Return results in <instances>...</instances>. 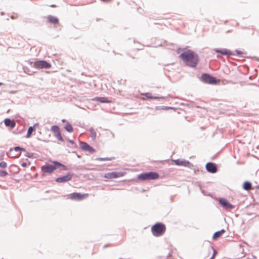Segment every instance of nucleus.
Wrapping results in <instances>:
<instances>
[{
  "label": "nucleus",
  "mask_w": 259,
  "mask_h": 259,
  "mask_svg": "<svg viewBox=\"0 0 259 259\" xmlns=\"http://www.w3.org/2000/svg\"><path fill=\"white\" fill-rule=\"evenodd\" d=\"M206 171L210 174H215L218 171V165L212 162H208L205 164Z\"/></svg>",
  "instance_id": "4468645a"
},
{
  "label": "nucleus",
  "mask_w": 259,
  "mask_h": 259,
  "mask_svg": "<svg viewBox=\"0 0 259 259\" xmlns=\"http://www.w3.org/2000/svg\"><path fill=\"white\" fill-rule=\"evenodd\" d=\"M4 83H3V82H0V86L3 85H4Z\"/></svg>",
  "instance_id": "864d4df0"
},
{
  "label": "nucleus",
  "mask_w": 259,
  "mask_h": 259,
  "mask_svg": "<svg viewBox=\"0 0 259 259\" xmlns=\"http://www.w3.org/2000/svg\"><path fill=\"white\" fill-rule=\"evenodd\" d=\"M193 104H194V103L193 102H191L190 103H188V104L182 103L181 105H186V106L191 108V107H193Z\"/></svg>",
  "instance_id": "e433bc0d"
},
{
  "label": "nucleus",
  "mask_w": 259,
  "mask_h": 259,
  "mask_svg": "<svg viewBox=\"0 0 259 259\" xmlns=\"http://www.w3.org/2000/svg\"><path fill=\"white\" fill-rule=\"evenodd\" d=\"M38 125H39V123L37 122V123H34L32 126H34V128H35L36 129V127H37Z\"/></svg>",
  "instance_id": "79ce46f5"
},
{
  "label": "nucleus",
  "mask_w": 259,
  "mask_h": 259,
  "mask_svg": "<svg viewBox=\"0 0 259 259\" xmlns=\"http://www.w3.org/2000/svg\"><path fill=\"white\" fill-rule=\"evenodd\" d=\"M74 174L71 172H67L65 175L61 176L55 179V181L58 183H64L70 181Z\"/></svg>",
  "instance_id": "1a4fd4ad"
},
{
  "label": "nucleus",
  "mask_w": 259,
  "mask_h": 259,
  "mask_svg": "<svg viewBox=\"0 0 259 259\" xmlns=\"http://www.w3.org/2000/svg\"><path fill=\"white\" fill-rule=\"evenodd\" d=\"M50 7H52V8H55V7H56V5H54V4H53V5H51L50 6Z\"/></svg>",
  "instance_id": "49530a36"
},
{
  "label": "nucleus",
  "mask_w": 259,
  "mask_h": 259,
  "mask_svg": "<svg viewBox=\"0 0 259 259\" xmlns=\"http://www.w3.org/2000/svg\"><path fill=\"white\" fill-rule=\"evenodd\" d=\"M137 178L138 180L142 181H145L148 180L147 171L143 172L140 173V174L138 175L137 176Z\"/></svg>",
  "instance_id": "b1692460"
},
{
  "label": "nucleus",
  "mask_w": 259,
  "mask_h": 259,
  "mask_svg": "<svg viewBox=\"0 0 259 259\" xmlns=\"http://www.w3.org/2000/svg\"><path fill=\"white\" fill-rule=\"evenodd\" d=\"M110 246H111V244H110V243H107V244H105V245L103 246V248H106V247H107Z\"/></svg>",
  "instance_id": "a19ab883"
},
{
  "label": "nucleus",
  "mask_w": 259,
  "mask_h": 259,
  "mask_svg": "<svg viewBox=\"0 0 259 259\" xmlns=\"http://www.w3.org/2000/svg\"><path fill=\"white\" fill-rule=\"evenodd\" d=\"M225 232L226 230L224 229H222L219 231L215 232L212 235V239L213 240H217L221 237Z\"/></svg>",
  "instance_id": "6ab92c4d"
},
{
  "label": "nucleus",
  "mask_w": 259,
  "mask_h": 259,
  "mask_svg": "<svg viewBox=\"0 0 259 259\" xmlns=\"http://www.w3.org/2000/svg\"><path fill=\"white\" fill-rule=\"evenodd\" d=\"M166 230L165 225L161 222H157L152 226L151 231L153 236L160 237L162 236Z\"/></svg>",
  "instance_id": "f03ea898"
},
{
  "label": "nucleus",
  "mask_w": 259,
  "mask_h": 259,
  "mask_svg": "<svg viewBox=\"0 0 259 259\" xmlns=\"http://www.w3.org/2000/svg\"><path fill=\"white\" fill-rule=\"evenodd\" d=\"M88 193H81L80 192H72L67 195V199L73 200H82L88 196Z\"/></svg>",
  "instance_id": "423d86ee"
},
{
  "label": "nucleus",
  "mask_w": 259,
  "mask_h": 259,
  "mask_svg": "<svg viewBox=\"0 0 259 259\" xmlns=\"http://www.w3.org/2000/svg\"><path fill=\"white\" fill-rule=\"evenodd\" d=\"M7 167V163L6 162L2 161L0 162V167L2 168H5Z\"/></svg>",
  "instance_id": "f704fd0d"
},
{
  "label": "nucleus",
  "mask_w": 259,
  "mask_h": 259,
  "mask_svg": "<svg viewBox=\"0 0 259 259\" xmlns=\"http://www.w3.org/2000/svg\"><path fill=\"white\" fill-rule=\"evenodd\" d=\"M15 150L16 152H26V150L25 148L22 147L20 146H16L14 148H10L9 151L11 152L13 150Z\"/></svg>",
  "instance_id": "a878e982"
},
{
  "label": "nucleus",
  "mask_w": 259,
  "mask_h": 259,
  "mask_svg": "<svg viewBox=\"0 0 259 259\" xmlns=\"http://www.w3.org/2000/svg\"><path fill=\"white\" fill-rule=\"evenodd\" d=\"M80 148L84 151L88 152L91 154L95 153L96 150L88 143L79 140Z\"/></svg>",
  "instance_id": "9d476101"
},
{
  "label": "nucleus",
  "mask_w": 259,
  "mask_h": 259,
  "mask_svg": "<svg viewBox=\"0 0 259 259\" xmlns=\"http://www.w3.org/2000/svg\"><path fill=\"white\" fill-rule=\"evenodd\" d=\"M11 19H14V16H11Z\"/></svg>",
  "instance_id": "bf43d9fd"
},
{
  "label": "nucleus",
  "mask_w": 259,
  "mask_h": 259,
  "mask_svg": "<svg viewBox=\"0 0 259 259\" xmlns=\"http://www.w3.org/2000/svg\"><path fill=\"white\" fill-rule=\"evenodd\" d=\"M167 97L165 96H159V100H165L166 98Z\"/></svg>",
  "instance_id": "ea45409f"
},
{
  "label": "nucleus",
  "mask_w": 259,
  "mask_h": 259,
  "mask_svg": "<svg viewBox=\"0 0 259 259\" xmlns=\"http://www.w3.org/2000/svg\"><path fill=\"white\" fill-rule=\"evenodd\" d=\"M156 110H176L177 109L176 108L170 106H157L155 108Z\"/></svg>",
  "instance_id": "4be33fe9"
},
{
  "label": "nucleus",
  "mask_w": 259,
  "mask_h": 259,
  "mask_svg": "<svg viewBox=\"0 0 259 259\" xmlns=\"http://www.w3.org/2000/svg\"><path fill=\"white\" fill-rule=\"evenodd\" d=\"M246 58H249V59H253V58H255V57H251V56H247V57H245Z\"/></svg>",
  "instance_id": "c03bdc74"
},
{
  "label": "nucleus",
  "mask_w": 259,
  "mask_h": 259,
  "mask_svg": "<svg viewBox=\"0 0 259 259\" xmlns=\"http://www.w3.org/2000/svg\"><path fill=\"white\" fill-rule=\"evenodd\" d=\"M8 174V173L6 170H0V177H4L6 176Z\"/></svg>",
  "instance_id": "473e14b6"
},
{
  "label": "nucleus",
  "mask_w": 259,
  "mask_h": 259,
  "mask_svg": "<svg viewBox=\"0 0 259 259\" xmlns=\"http://www.w3.org/2000/svg\"><path fill=\"white\" fill-rule=\"evenodd\" d=\"M41 170L42 176L46 174H51L55 170L54 164L53 163V160L51 163L46 162L45 164L41 166Z\"/></svg>",
  "instance_id": "0eeeda50"
},
{
  "label": "nucleus",
  "mask_w": 259,
  "mask_h": 259,
  "mask_svg": "<svg viewBox=\"0 0 259 259\" xmlns=\"http://www.w3.org/2000/svg\"><path fill=\"white\" fill-rule=\"evenodd\" d=\"M46 18L47 19V22L48 23L54 25H58L59 24V19L56 16L52 15H49Z\"/></svg>",
  "instance_id": "dca6fc26"
},
{
  "label": "nucleus",
  "mask_w": 259,
  "mask_h": 259,
  "mask_svg": "<svg viewBox=\"0 0 259 259\" xmlns=\"http://www.w3.org/2000/svg\"><path fill=\"white\" fill-rule=\"evenodd\" d=\"M213 51L218 54L222 56L228 57L229 56H234L235 53L230 50L226 48H215Z\"/></svg>",
  "instance_id": "ddd939ff"
},
{
  "label": "nucleus",
  "mask_w": 259,
  "mask_h": 259,
  "mask_svg": "<svg viewBox=\"0 0 259 259\" xmlns=\"http://www.w3.org/2000/svg\"><path fill=\"white\" fill-rule=\"evenodd\" d=\"M20 170V168L16 164H12L10 165L9 171L12 172H14V173L18 174H19Z\"/></svg>",
  "instance_id": "412c9836"
},
{
  "label": "nucleus",
  "mask_w": 259,
  "mask_h": 259,
  "mask_svg": "<svg viewBox=\"0 0 259 259\" xmlns=\"http://www.w3.org/2000/svg\"><path fill=\"white\" fill-rule=\"evenodd\" d=\"M179 50H180V49H179L178 50V51H177L178 53H179Z\"/></svg>",
  "instance_id": "774afa93"
},
{
  "label": "nucleus",
  "mask_w": 259,
  "mask_h": 259,
  "mask_svg": "<svg viewBox=\"0 0 259 259\" xmlns=\"http://www.w3.org/2000/svg\"><path fill=\"white\" fill-rule=\"evenodd\" d=\"M249 79H251V76H250L249 77Z\"/></svg>",
  "instance_id": "e2e57ef3"
},
{
  "label": "nucleus",
  "mask_w": 259,
  "mask_h": 259,
  "mask_svg": "<svg viewBox=\"0 0 259 259\" xmlns=\"http://www.w3.org/2000/svg\"><path fill=\"white\" fill-rule=\"evenodd\" d=\"M152 100H159V96H154L152 95Z\"/></svg>",
  "instance_id": "4c0bfd02"
},
{
  "label": "nucleus",
  "mask_w": 259,
  "mask_h": 259,
  "mask_svg": "<svg viewBox=\"0 0 259 259\" xmlns=\"http://www.w3.org/2000/svg\"><path fill=\"white\" fill-rule=\"evenodd\" d=\"M142 49H143V48H139V49H138V50H142Z\"/></svg>",
  "instance_id": "680f3d73"
},
{
  "label": "nucleus",
  "mask_w": 259,
  "mask_h": 259,
  "mask_svg": "<svg viewBox=\"0 0 259 259\" xmlns=\"http://www.w3.org/2000/svg\"><path fill=\"white\" fill-rule=\"evenodd\" d=\"M163 70H164V71L166 70V71H170V69H169V68H163Z\"/></svg>",
  "instance_id": "a18cd8bd"
},
{
  "label": "nucleus",
  "mask_w": 259,
  "mask_h": 259,
  "mask_svg": "<svg viewBox=\"0 0 259 259\" xmlns=\"http://www.w3.org/2000/svg\"><path fill=\"white\" fill-rule=\"evenodd\" d=\"M26 160H27L28 161L27 164L28 165H30L31 162L28 160V159H26Z\"/></svg>",
  "instance_id": "09e8293b"
},
{
  "label": "nucleus",
  "mask_w": 259,
  "mask_h": 259,
  "mask_svg": "<svg viewBox=\"0 0 259 259\" xmlns=\"http://www.w3.org/2000/svg\"><path fill=\"white\" fill-rule=\"evenodd\" d=\"M4 124L6 127H10L11 129L14 128L16 126V123L13 119L10 118H6L4 120Z\"/></svg>",
  "instance_id": "f3484780"
},
{
  "label": "nucleus",
  "mask_w": 259,
  "mask_h": 259,
  "mask_svg": "<svg viewBox=\"0 0 259 259\" xmlns=\"http://www.w3.org/2000/svg\"><path fill=\"white\" fill-rule=\"evenodd\" d=\"M23 69L25 73L30 75H32L34 72H36V71L30 69L28 67L26 66H24L23 67Z\"/></svg>",
  "instance_id": "c85d7f7f"
},
{
  "label": "nucleus",
  "mask_w": 259,
  "mask_h": 259,
  "mask_svg": "<svg viewBox=\"0 0 259 259\" xmlns=\"http://www.w3.org/2000/svg\"><path fill=\"white\" fill-rule=\"evenodd\" d=\"M62 122H63V123H64V122H67V121H66V119H63L62 120Z\"/></svg>",
  "instance_id": "8fccbe9b"
},
{
  "label": "nucleus",
  "mask_w": 259,
  "mask_h": 259,
  "mask_svg": "<svg viewBox=\"0 0 259 259\" xmlns=\"http://www.w3.org/2000/svg\"><path fill=\"white\" fill-rule=\"evenodd\" d=\"M93 101H98L101 103H108L110 102L109 99L106 97H96L92 99Z\"/></svg>",
  "instance_id": "aec40b11"
},
{
  "label": "nucleus",
  "mask_w": 259,
  "mask_h": 259,
  "mask_svg": "<svg viewBox=\"0 0 259 259\" xmlns=\"http://www.w3.org/2000/svg\"><path fill=\"white\" fill-rule=\"evenodd\" d=\"M21 165L22 167H25L27 166V163L26 162H22Z\"/></svg>",
  "instance_id": "58836bf2"
},
{
  "label": "nucleus",
  "mask_w": 259,
  "mask_h": 259,
  "mask_svg": "<svg viewBox=\"0 0 259 259\" xmlns=\"http://www.w3.org/2000/svg\"><path fill=\"white\" fill-rule=\"evenodd\" d=\"M148 180H154L159 178V174L156 171H147Z\"/></svg>",
  "instance_id": "a211bd4d"
},
{
  "label": "nucleus",
  "mask_w": 259,
  "mask_h": 259,
  "mask_svg": "<svg viewBox=\"0 0 259 259\" xmlns=\"http://www.w3.org/2000/svg\"><path fill=\"white\" fill-rule=\"evenodd\" d=\"M35 131V128H34V126H30L27 130V132L25 136V137L27 138H30L32 135V133L34 132Z\"/></svg>",
  "instance_id": "bb28decb"
},
{
  "label": "nucleus",
  "mask_w": 259,
  "mask_h": 259,
  "mask_svg": "<svg viewBox=\"0 0 259 259\" xmlns=\"http://www.w3.org/2000/svg\"><path fill=\"white\" fill-rule=\"evenodd\" d=\"M53 163L54 164L55 170L58 169L60 171H65L68 170L69 169L68 167L66 165H64L58 160H53Z\"/></svg>",
  "instance_id": "2eb2a0df"
},
{
  "label": "nucleus",
  "mask_w": 259,
  "mask_h": 259,
  "mask_svg": "<svg viewBox=\"0 0 259 259\" xmlns=\"http://www.w3.org/2000/svg\"><path fill=\"white\" fill-rule=\"evenodd\" d=\"M4 13L3 12H2L1 13V14L2 15H4Z\"/></svg>",
  "instance_id": "052dcab7"
},
{
  "label": "nucleus",
  "mask_w": 259,
  "mask_h": 259,
  "mask_svg": "<svg viewBox=\"0 0 259 259\" xmlns=\"http://www.w3.org/2000/svg\"><path fill=\"white\" fill-rule=\"evenodd\" d=\"M213 256H211L210 258H209V259H213Z\"/></svg>",
  "instance_id": "4d7b16f0"
},
{
  "label": "nucleus",
  "mask_w": 259,
  "mask_h": 259,
  "mask_svg": "<svg viewBox=\"0 0 259 259\" xmlns=\"http://www.w3.org/2000/svg\"><path fill=\"white\" fill-rule=\"evenodd\" d=\"M89 131L90 132L91 134V137L92 139V140H95L96 138V133L95 131V130L94 129L93 127H91L90 129H89Z\"/></svg>",
  "instance_id": "7c9ffc66"
},
{
  "label": "nucleus",
  "mask_w": 259,
  "mask_h": 259,
  "mask_svg": "<svg viewBox=\"0 0 259 259\" xmlns=\"http://www.w3.org/2000/svg\"><path fill=\"white\" fill-rule=\"evenodd\" d=\"M168 65V64H165L164 65V66H167Z\"/></svg>",
  "instance_id": "338daca9"
},
{
  "label": "nucleus",
  "mask_w": 259,
  "mask_h": 259,
  "mask_svg": "<svg viewBox=\"0 0 259 259\" xmlns=\"http://www.w3.org/2000/svg\"><path fill=\"white\" fill-rule=\"evenodd\" d=\"M252 187V183L248 181H245L242 184V189L245 191H249Z\"/></svg>",
  "instance_id": "5701e85b"
},
{
  "label": "nucleus",
  "mask_w": 259,
  "mask_h": 259,
  "mask_svg": "<svg viewBox=\"0 0 259 259\" xmlns=\"http://www.w3.org/2000/svg\"><path fill=\"white\" fill-rule=\"evenodd\" d=\"M111 136H112L113 138L115 137V135H114V133L112 132H111Z\"/></svg>",
  "instance_id": "de8ad7c7"
},
{
  "label": "nucleus",
  "mask_w": 259,
  "mask_h": 259,
  "mask_svg": "<svg viewBox=\"0 0 259 259\" xmlns=\"http://www.w3.org/2000/svg\"><path fill=\"white\" fill-rule=\"evenodd\" d=\"M143 96H144V100L147 101H151L152 100V95L151 93L146 92L142 94Z\"/></svg>",
  "instance_id": "cd10ccee"
},
{
  "label": "nucleus",
  "mask_w": 259,
  "mask_h": 259,
  "mask_svg": "<svg viewBox=\"0 0 259 259\" xmlns=\"http://www.w3.org/2000/svg\"><path fill=\"white\" fill-rule=\"evenodd\" d=\"M3 159V155H1V156H0V160Z\"/></svg>",
  "instance_id": "603ef678"
},
{
  "label": "nucleus",
  "mask_w": 259,
  "mask_h": 259,
  "mask_svg": "<svg viewBox=\"0 0 259 259\" xmlns=\"http://www.w3.org/2000/svg\"><path fill=\"white\" fill-rule=\"evenodd\" d=\"M179 57L187 66L195 68L200 60L198 55L194 51L190 49L184 50L179 55Z\"/></svg>",
  "instance_id": "f257e3e1"
},
{
  "label": "nucleus",
  "mask_w": 259,
  "mask_h": 259,
  "mask_svg": "<svg viewBox=\"0 0 259 259\" xmlns=\"http://www.w3.org/2000/svg\"><path fill=\"white\" fill-rule=\"evenodd\" d=\"M235 54L237 56L240 57L241 55L245 54L246 53L245 52L241 51L239 50L236 49L235 50Z\"/></svg>",
  "instance_id": "2f4dec72"
},
{
  "label": "nucleus",
  "mask_w": 259,
  "mask_h": 259,
  "mask_svg": "<svg viewBox=\"0 0 259 259\" xmlns=\"http://www.w3.org/2000/svg\"><path fill=\"white\" fill-rule=\"evenodd\" d=\"M76 156L78 157V158H80V155H79V154H76Z\"/></svg>",
  "instance_id": "3c124183"
},
{
  "label": "nucleus",
  "mask_w": 259,
  "mask_h": 259,
  "mask_svg": "<svg viewBox=\"0 0 259 259\" xmlns=\"http://www.w3.org/2000/svg\"><path fill=\"white\" fill-rule=\"evenodd\" d=\"M64 129L68 133H71L73 132V127L72 125L69 122H67L64 126Z\"/></svg>",
  "instance_id": "393cba45"
},
{
  "label": "nucleus",
  "mask_w": 259,
  "mask_h": 259,
  "mask_svg": "<svg viewBox=\"0 0 259 259\" xmlns=\"http://www.w3.org/2000/svg\"><path fill=\"white\" fill-rule=\"evenodd\" d=\"M250 84L251 85H256V83H250Z\"/></svg>",
  "instance_id": "6e6d98bb"
},
{
  "label": "nucleus",
  "mask_w": 259,
  "mask_h": 259,
  "mask_svg": "<svg viewBox=\"0 0 259 259\" xmlns=\"http://www.w3.org/2000/svg\"><path fill=\"white\" fill-rule=\"evenodd\" d=\"M29 63L32 69L36 70L49 69L52 66L50 63L45 60H37L34 62H29Z\"/></svg>",
  "instance_id": "7ed1b4c3"
},
{
  "label": "nucleus",
  "mask_w": 259,
  "mask_h": 259,
  "mask_svg": "<svg viewBox=\"0 0 259 259\" xmlns=\"http://www.w3.org/2000/svg\"><path fill=\"white\" fill-rule=\"evenodd\" d=\"M218 203L225 210H231L235 207V205L232 204L229 200L225 197H221L218 199Z\"/></svg>",
  "instance_id": "39448f33"
},
{
  "label": "nucleus",
  "mask_w": 259,
  "mask_h": 259,
  "mask_svg": "<svg viewBox=\"0 0 259 259\" xmlns=\"http://www.w3.org/2000/svg\"><path fill=\"white\" fill-rule=\"evenodd\" d=\"M196 108H200V107H199V106H196Z\"/></svg>",
  "instance_id": "69168bd1"
},
{
  "label": "nucleus",
  "mask_w": 259,
  "mask_h": 259,
  "mask_svg": "<svg viewBox=\"0 0 259 259\" xmlns=\"http://www.w3.org/2000/svg\"><path fill=\"white\" fill-rule=\"evenodd\" d=\"M170 200L172 201V196H170Z\"/></svg>",
  "instance_id": "5fc2aeb1"
},
{
  "label": "nucleus",
  "mask_w": 259,
  "mask_h": 259,
  "mask_svg": "<svg viewBox=\"0 0 259 259\" xmlns=\"http://www.w3.org/2000/svg\"><path fill=\"white\" fill-rule=\"evenodd\" d=\"M256 60L259 61V57L256 58Z\"/></svg>",
  "instance_id": "0e129e2a"
},
{
  "label": "nucleus",
  "mask_w": 259,
  "mask_h": 259,
  "mask_svg": "<svg viewBox=\"0 0 259 259\" xmlns=\"http://www.w3.org/2000/svg\"><path fill=\"white\" fill-rule=\"evenodd\" d=\"M115 159L114 157H97L95 159L96 161H111Z\"/></svg>",
  "instance_id": "c756f323"
},
{
  "label": "nucleus",
  "mask_w": 259,
  "mask_h": 259,
  "mask_svg": "<svg viewBox=\"0 0 259 259\" xmlns=\"http://www.w3.org/2000/svg\"><path fill=\"white\" fill-rule=\"evenodd\" d=\"M126 174L125 171H113L110 172L106 173L104 175L103 177L107 179H117L124 176Z\"/></svg>",
  "instance_id": "6e6552de"
},
{
  "label": "nucleus",
  "mask_w": 259,
  "mask_h": 259,
  "mask_svg": "<svg viewBox=\"0 0 259 259\" xmlns=\"http://www.w3.org/2000/svg\"><path fill=\"white\" fill-rule=\"evenodd\" d=\"M171 160L175 163V164L178 166H183L186 167H191V166H192V163L191 162L185 159H171Z\"/></svg>",
  "instance_id": "f8f14e48"
},
{
  "label": "nucleus",
  "mask_w": 259,
  "mask_h": 259,
  "mask_svg": "<svg viewBox=\"0 0 259 259\" xmlns=\"http://www.w3.org/2000/svg\"><path fill=\"white\" fill-rule=\"evenodd\" d=\"M212 248L213 250V254H212V256H213V258H214V256H215V253H216V250L214 249V248L213 247H212Z\"/></svg>",
  "instance_id": "37998d69"
},
{
  "label": "nucleus",
  "mask_w": 259,
  "mask_h": 259,
  "mask_svg": "<svg viewBox=\"0 0 259 259\" xmlns=\"http://www.w3.org/2000/svg\"><path fill=\"white\" fill-rule=\"evenodd\" d=\"M67 140L71 145H72L73 147H74V148L77 147V145L72 140L67 139Z\"/></svg>",
  "instance_id": "c9c22d12"
},
{
  "label": "nucleus",
  "mask_w": 259,
  "mask_h": 259,
  "mask_svg": "<svg viewBox=\"0 0 259 259\" xmlns=\"http://www.w3.org/2000/svg\"><path fill=\"white\" fill-rule=\"evenodd\" d=\"M256 188L259 190V185L256 186Z\"/></svg>",
  "instance_id": "13d9d810"
},
{
  "label": "nucleus",
  "mask_w": 259,
  "mask_h": 259,
  "mask_svg": "<svg viewBox=\"0 0 259 259\" xmlns=\"http://www.w3.org/2000/svg\"><path fill=\"white\" fill-rule=\"evenodd\" d=\"M199 80L204 83L209 84H215L217 82V78L208 73H202Z\"/></svg>",
  "instance_id": "20e7f679"
},
{
  "label": "nucleus",
  "mask_w": 259,
  "mask_h": 259,
  "mask_svg": "<svg viewBox=\"0 0 259 259\" xmlns=\"http://www.w3.org/2000/svg\"><path fill=\"white\" fill-rule=\"evenodd\" d=\"M51 131L54 133V136L58 140L63 142L64 141L62 137L60 127L57 125H53L51 127Z\"/></svg>",
  "instance_id": "9b49d317"
},
{
  "label": "nucleus",
  "mask_w": 259,
  "mask_h": 259,
  "mask_svg": "<svg viewBox=\"0 0 259 259\" xmlns=\"http://www.w3.org/2000/svg\"><path fill=\"white\" fill-rule=\"evenodd\" d=\"M24 156L25 157H28L29 158H33L34 157V153H30V152L26 151V153H25Z\"/></svg>",
  "instance_id": "72a5a7b5"
}]
</instances>
